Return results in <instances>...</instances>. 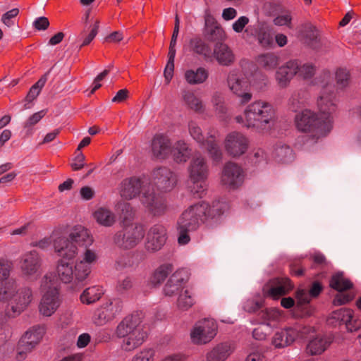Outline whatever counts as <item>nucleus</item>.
Returning <instances> with one entry per match:
<instances>
[{
    "mask_svg": "<svg viewBox=\"0 0 361 361\" xmlns=\"http://www.w3.org/2000/svg\"><path fill=\"white\" fill-rule=\"evenodd\" d=\"M317 106L318 113L304 109L295 117L297 129L308 133L315 141L326 137L333 128L332 114L336 110L334 93L326 88L322 90L317 99Z\"/></svg>",
    "mask_w": 361,
    "mask_h": 361,
    "instance_id": "f257e3e1",
    "label": "nucleus"
},
{
    "mask_svg": "<svg viewBox=\"0 0 361 361\" xmlns=\"http://www.w3.org/2000/svg\"><path fill=\"white\" fill-rule=\"evenodd\" d=\"M10 262H0V302L6 303V314L16 317L31 303L33 296L30 288H19L17 281L10 276Z\"/></svg>",
    "mask_w": 361,
    "mask_h": 361,
    "instance_id": "f03ea898",
    "label": "nucleus"
},
{
    "mask_svg": "<svg viewBox=\"0 0 361 361\" xmlns=\"http://www.w3.org/2000/svg\"><path fill=\"white\" fill-rule=\"evenodd\" d=\"M223 207L226 205L219 202L214 203L212 207L206 202H200L185 209L176 222L178 244L187 245L190 241L189 233L197 231L209 219L222 214Z\"/></svg>",
    "mask_w": 361,
    "mask_h": 361,
    "instance_id": "7ed1b4c3",
    "label": "nucleus"
},
{
    "mask_svg": "<svg viewBox=\"0 0 361 361\" xmlns=\"http://www.w3.org/2000/svg\"><path fill=\"white\" fill-rule=\"evenodd\" d=\"M119 194L125 200H132L142 194L141 202L154 215H161L166 209V200L156 194L153 185L146 178L132 176L124 178L118 187Z\"/></svg>",
    "mask_w": 361,
    "mask_h": 361,
    "instance_id": "20e7f679",
    "label": "nucleus"
},
{
    "mask_svg": "<svg viewBox=\"0 0 361 361\" xmlns=\"http://www.w3.org/2000/svg\"><path fill=\"white\" fill-rule=\"evenodd\" d=\"M234 119L243 128L263 132L274 126L276 112L270 103L257 100L248 104L244 109L243 114L236 116Z\"/></svg>",
    "mask_w": 361,
    "mask_h": 361,
    "instance_id": "39448f33",
    "label": "nucleus"
},
{
    "mask_svg": "<svg viewBox=\"0 0 361 361\" xmlns=\"http://www.w3.org/2000/svg\"><path fill=\"white\" fill-rule=\"evenodd\" d=\"M116 334L117 337L123 338L121 348L126 352L140 347L147 337V333L137 314L126 317L116 326Z\"/></svg>",
    "mask_w": 361,
    "mask_h": 361,
    "instance_id": "423d86ee",
    "label": "nucleus"
},
{
    "mask_svg": "<svg viewBox=\"0 0 361 361\" xmlns=\"http://www.w3.org/2000/svg\"><path fill=\"white\" fill-rule=\"evenodd\" d=\"M93 243V238L89 231L82 226H75L68 238L59 235L54 239V247L56 252L62 258L74 259L78 253L77 245L87 247Z\"/></svg>",
    "mask_w": 361,
    "mask_h": 361,
    "instance_id": "0eeeda50",
    "label": "nucleus"
},
{
    "mask_svg": "<svg viewBox=\"0 0 361 361\" xmlns=\"http://www.w3.org/2000/svg\"><path fill=\"white\" fill-rule=\"evenodd\" d=\"M42 298L39 312L44 317H50L58 310L61 303L59 283L52 274H46L41 280Z\"/></svg>",
    "mask_w": 361,
    "mask_h": 361,
    "instance_id": "6e6552de",
    "label": "nucleus"
},
{
    "mask_svg": "<svg viewBox=\"0 0 361 361\" xmlns=\"http://www.w3.org/2000/svg\"><path fill=\"white\" fill-rule=\"evenodd\" d=\"M145 232L143 226L137 224H131L116 232L113 243L123 250H130L136 247L143 239Z\"/></svg>",
    "mask_w": 361,
    "mask_h": 361,
    "instance_id": "1a4fd4ad",
    "label": "nucleus"
},
{
    "mask_svg": "<svg viewBox=\"0 0 361 361\" xmlns=\"http://www.w3.org/2000/svg\"><path fill=\"white\" fill-rule=\"evenodd\" d=\"M188 130L191 137L200 144V147L204 148L209 157L214 161H219L222 158L221 149L216 140V134L214 132H209L206 140L202 135V129L194 121L188 123Z\"/></svg>",
    "mask_w": 361,
    "mask_h": 361,
    "instance_id": "9d476101",
    "label": "nucleus"
},
{
    "mask_svg": "<svg viewBox=\"0 0 361 361\" xmlns=\"http://www.w3.org/2000/svg\"><path fill=\"white\" fill-rule=\"evenodd\" d=\"M123 309V303L120 298L107 299L95 310L92 321L97 326H104L118 317Z\"/></svg>",
    "mask_w": 361,
    "mask_h": 361,
    "instance_id": "9b49d317",
    "label": "nucleus"
},
{
    "mask_svg": "<svg viewBox=\"0 0 361 361\" xmlns=\"http://www.w3.org/2000/svg\"><path fill=\"white\" fill-rule=\"evenodd\" d=\"M305 327L300 325L281 329L274 333L271 344L276 349H282L290 345L298 338H302L307 334Z\"/></svg>",
    "mask_w": 361,
    "mask_h": 361,
    "instance_id": "f8f14e48",
    "label": "nucleus"
},
{
    "mask_svg": "<svg viewBox=\"0 0 361 361\" xmlns=\"http://www.w3.org/2000/svg\"><path fill=\"white\" fill-rule=\"evenodd\" d=\"M226 81L229 90L240 99L241 104L247 103L252 99V95L247 91L248 82L239 70H231Z\"/></svg>",
    "mask_w": 361,
    "mask_h": 361,
    "instance_id": "ddd939ff",
    "label": "nucleus"
},
{
    "mask_svg": "<svg viewBox=\"0 0 361 361\" xmlns=\"http://www.w3.org/2000/svg\"><path fill=\"white\" fill-rule=\"evenodd\" d=\"M217 325L213 319L197 322L190 332V338L197 345L210 342L216 335Z\"/></svg>",
    "mask_w": 361,
    "mask_h": 361,
    "instance_id": "4468645a",
    "label": "nucleus"
},
{
    "mask_svg": "<svg viewBox=\"0 0 361 361\" xmlns=\"http://www.w3.org/2000/svg\"><path fill=\"white\" fill-rule=\"evenodd\" d=\"M249 140L242 133L233 131L228 133L224 140V148L228 154L239 157L248 149Z\"/></svg>",
    "mask_w": 361,
    "mask_h": 361,
    "instance_id": "2eb2a0df",
    "label": "nucleus"
},
{
    "mask_svg": "<svg viewBox=\"0 0 361 361\" xmlns=\"http://www.w3.org/2000/svg\"><path fill=\"white\" fill-rule=\"evenodd\" d=\"M245 173L239 165L233 162L226 163L222 170L221 182L229 189H235L243 185Z\"/></svg>",
    "mask_w": 361,
    "mask_h": 361,
    "instance_id": "dca6fc26",
    "label": "nucleus"
},
{
    "mask_svg": "<svg viewBox=\"0 0 361 361\" xmlns=\"http://www.w3.org/2000/svg\"><path fill=\"white\" fill-rule=\"evenodd\" d=\"M167 240L166 228L161 224H155L149 228L145 243V250L150 253L160 250Z\"/></svg>",
    "mask_w": 361,
    "mask_h": 361,
    "instance_id": "f3484780",
    "label": "nucleus"
},
{
    "mask_svg": "<svg viewBox=\"0 0 361 361\" xmlns=\"http://www.w3.org/2000/svg\"><path fill=\"white\" fill-rule=\"evenodd\" d=\"M293 288V284L288 278H275L269 281L264 288V294L273 299L287 294Z\"/></svg>",
    "mask_w": 361,
    "mask_h": 361,
    "instance_id": "a211bd4d",
    "label": "nucleus"
},
{
    "mask_svg": "<svg viewBox=\"0 0 361 361\" xmlns=\"http://www.w3.org/2000/svg\"><path fill=\"white\" fill-rule=\"evenodd\" d=\"M154 183L163 192L171 190L176 185V175L166 168H159L153 172Z\"/></svg>",
    "mask_w": 361,
    "mask_h": 361,
    "instance_id": "6ab92c4d",
    "label": "nucleus"
},
{
    "mask_svg": "<svg viewBox=\"0 0 361 361\" xmlns=\"http://www.w3.org/2000/svg\"><path fill=\"white\" fill-rule=\"evenodd\" d=\"M189 181L207 180L209 175L207 164L200 154L195 155L188 167Z\"/></svg>",
    "mask_w": 361,
    "mask_h": 361,
    "instance_id": "aec40b11",
    "label": "nucleus"
},
{
    "mask_svg": "<svg viewBox=\"0 0 361 361\" xmlns=\"http://www.w3.org/2000/svg\"><path fill=\"white\" fill-rule=\"evenodd\" d=\"M188 281L186 271L183 269L176 271L165 284L163 291L166 296L171 297L178 295L185 288Z\"/></svg>",
    "mask_w": 361,
    "mask_h": 361,
    "instance_id": "412c9836",
    "label": "nucleus"
},
{
    "mask_svg": "<svg viewBox=\"0 0 361 361\" xmlns=\"http://www.w3.org/2000/svg\"><path fill=\"white\" fill-rule=\"evenodd\" d=\"M298 61H289L280 66L275 73V80L281 88L287 87L293 77L297 75Z\"/></svg>",
    "mask_w": 361,
    "mask_h": 361,
    "instance_id": "4be33fe9",
    "label": "nucleus"
},
{
    "mask_svg": "<svg viewBox=\"0 0 361 361\" xmlns=\"http://www.w3.org/2000/svg\"><path fill=\"white\" fill-rule=\"evenodd\" d=\"M223 66H230L235 61V55L232 49L226 43L219 42L214 44L212 56Z\"/></svg>",
    "mask_w": 361,
    "mask_h": 361,
    "instance_id": "5701e85b",
    "label": "nucleus"
},
{
    "mask_svg": "<svg viewBox=\"0 0 361 361\" xmlns=\"http://www.w3.org/2000/svg\"><path fill=\"white\" fill-rule=\"evenodd\" d=\"M41 267V258L36 251H31L23 255L20 262V269L27 276H35Z\"/></svg>",
    "mask_w": 361,
    "mask_h": 361,
    "instance_id": "b1692460",
    "label": "nucleus"
},
{
    "mask_svg": "<svg viewBox=\"0 0 361 361\" xmlns=\"http://www.w3.org/2000/svg\"><path fill=\"white\" fill-rule=\"evenodd\" d=\"M152 150L156 157L165 158L171 151L170 140L164 135H156L152 140Z\"/></svg>",
    "mask_w": 361,
    "mask_h": 361,
    "instance_id": "393cba45",
    "label": "nucleus"
},
{
    "mask_svg": "<svg viewBox=\"0 0 361 361\" xmlns=\"http://www.w3.org/2000/svg\"><path fill=\"white\" fill-rule=\"evenodd\" d=\"M231 346L228 343H221L216 345L205 355L206 361H225L232 353Z\"/></svg>",
    "mask_w": 361,
    "mask_h": 361,
    "instance_id": "a878e982",
    "label": "nucleus"
},
{
    "mask_svg": "<svg viewBox=\"0 0 361 361\" xmlns=\"http://www.w3.org/2000/svg\"><path fill=\"white\" fill-rule=\"evenodd\" d=\"M44 329L42 326H36L27 330L21 341L27 344V350H32L42 340L44 334Z\"/></svg>",
    "mask_w": 361,
    "mask_h": 361,
    "instance_id": "bb28decb",
    "label": "nucleus"
},
{
    "mask_svg": "<svg viewBox=\"0 0 361 361\" xmlns=\"http://www.w3.org/2000/svg\"><path fill=\"white\" fill-rule=\"evenodd\" d=\"M192 150L186 142L183 140L177 141L170 154H172L174 161L177 163H185L191 156Z\"/></svg>",
    "mask_w": 361,
    "mask_h": 361,
    "instance_id": "cd10ccee",
    "label": "nucleus"
},
{
    "mask_svg": "<svg viewBox=\"0 0 361 361\" xmlns=\"http://www.w3.org/2000/svg\"><path fill=\"white\" fill-rule=\"evenodd\" d=\"M209 77L208 71L204 67L196 69H188L185 72L184 78L186 82L192 85L204 83Z\"/></svg>",
    "mask_w": 361,
    "mask_h": 361,
    "instance_id": "c85d7f7f",
    "label": "nucleus"
},
{
    "mask_svg": "<svg viewBox=\"0 0 361 361\" xmlns=\"http://www.w3.org/2000/svg\"><path fill=\"white\" fill-rule=\"evenodd\" d=\"M331 343V341L326 336H317L310 341L307 345V352L312 355H321Z\"/></svg>",
    "mask_w": 361,
    "mask_h": 361,
    "instance_id": "c756f323",
    "label": "nucleus"
},
{
    "mask_svg": "<svg viewBox=\"0 0 361 361\" xmlns=\"http://www.w3.org/2000/svg\"><path fill=\"white\" fill-rule=\"evenodd\" d=\"M93 217L97 223L105 227H111L116 222L115 214L105 207L98 208L93 213Z\"/></svg>",
    "mask_w": 361,
    "mask_h": 361,
    "instance_id": "7c9ffc66",
    "label": "nucleus"
},
{
    "mask_svg": "<svg viewBox=\"0 0 361 361\" xmlns=\"http://www.w3.org/2000/svg\"><path fill=\"white\" fill-rule=\"evenodd\" d=\"M91 25H85L83 30L79 35V40L82 42L80 47L88 45L97 35L99 27L98 20L91 19Z\"/></svg>",
    "mask_w": 361,
    "mask_h": 361,
    "instance_id": "2f4dec72",
    "label": "nucleus"
},
{
    "mask_svg": "<svg viewBox=\"0 0 361 361\" xmlns=\"http://www.w3.org/2000/svg\"><path fill=\"white\" fill-rule=\"evenodd\" d=\"M259 317L262 319L261 324L274 328L279 323L281 318V313L276 308H270L262 311L259 314Z\"/></svg>",
    "mask_w": 361,
    "mask_h": 361,
    "instance_id": "473e14b6",
    "label": "nucleus"
},
{
    "mask_svg": "<svg viewBox=\"0 0 361 361\" xmlns=\"http://www.w3.org/2000/svg\"><path fill=\"white\" fill-rule=\"evenodd\" d=\"M182 99L189 109L198 113H202L204 111V106L201 99L197 97L192 91L183 90L182 92Z\"/></svg>",
    "mask_w": 361,
    "mask_h": 361,
    "instance_id": "72a5a7b5",
    "label": "nucleus"
},
{
    "mask_svg": "<svg viewBox=\"0 0 361 361\" xmlns=\"http://www.w3.org/2000/svg\"><path fill=\"white\" fill-rule=\"evenodd\" d=\"M176 305L178 310L186 311L195 303V296L191 289L185 288L178 294Z\"/></svg>",
    "mask_w": 361,
    "mask_h": 361,
    "instance_id": "f704fd0d",
    "label": "nucleus"
},
{
    "mask_svg": "<svg viewBox=\"0 0 361 361\" xmlns=\"http://www.w3.org/2000/svg\"><path fill=\"white\" fill-rule=\"evenodd\" d=\"M308 99V93L305 90L294 92L288 99V108L293 111H297L303 107Z\"/></svg>",
    "mask_w": 361,
    "mask_h": 361,
    "instance_id": "c9c22d12",
    "label": "nucleus"
},
{
    "mask_svg": "<svg viewBox=\"0 0 361 361\" xmlns=\"http://www.w3.org/2000/svg\"><path fill=\"white\" fill-rule=\"evenodd\" d=\"M66 258L61 259L58 264L57 273L60 279L64 283L73 282L75 283V274L73 266L65 261Z\"/></svg>",
    "mask_w": 361,
    "mask_h": 361,
    "instance_id": "e433bc0d",
    "label": "nucleus"
},
{
    "mask_svg": "<svg viewBox=\"0 0 361 361\" xmlns=\"http://www.w3.org/2000/svg\"><path fill=\"white\" fill-rule=\"evenodd\" d=\"M273 156L276 162L282 164L290 163L294 159L293 149L286 145L277 146L274 151Z\"/></svg>",
    "mask_w": 361,
    "mask_h": 361,
    "instance_id": "4c0bfd02",
    "label": "nucleus"
},
{
    "mask_svg": "<svg viewBox=\"0 0 361 361\" xmlns=\"http://www.w3.org/2000/svg\"><path fill=\"white\" fill-rule=\"evenodd\" d=\"M104 294L101 286H94L86 288L80 295V300L83 304L90 305L99 300Z\"/></svg>",
    "mask_w": 361,
    "mask_h": 361,
    "instance_id": "58836bf2",
    "label": "nucleus"
},
{
    "mask_svg": "<svg viewBox=\"0 0 361 361\" xmlns=\"http://www.w3.org/2000/svg\"><path fill=\"white\" fill-rule=\"evenodd\" d=\"M190 45L192 51L202 56L204 59H208L212 57V49L208 44L204 42L200 38L192 39L190 41Z\"/></svg>",
    "mask_w": 361,
    "mask_h": 361,
    "instance_id": "ea45409f",
    "label": "nucleus"
},
{
    "mask_svg": "<svg viewBox=\"0 0 361 361\" xmlns=\"http://www.w3.org/2000/svg\"><path fill=\"white\" fill-rule=\"evenodd\" d=\"M207 39L212 42H219L225 39V33L221 26L216 23H212L207 25Z\"/></svg>",
    "mask_w": 361,
    "mask_h": 361,
    "instance_id": "a19ab883",
    "label": "nucleus"
},
{
    "mask_svg": "<svg viewBox=\"0 0 361 361\" xmlns=\"http://www.w3.org/2000/svg\"><path fill=\"white\" fill-rule=\"evenodd\" d=\"M173 271V266L171 264H164L159 267L153 273L151 278V283L154 285H160Z\"/></svg>",
    "mask_w": 361,
    "mask_h": 361,
    "instance_id": "79ce46f5",
    "label": "nucleus"
},
{
    "mask_svg": "<svg viewBox=\"0 0 361 361\" xmlns=\"http://www.w3.org/2000/svg\"><path fill=\"white\" fill-rule=\"evenodd\" d=\"M259 66L267 71L274 69L279 64V56L274 53H267L257 58Z\"/></svg>",
    "mask_w": 361,
    "mask_h": 361,
    "instance_id": "37998d69",
    "label": "nucleus"
},
{
    "mask_svg": "<svg viewBox=\"0 0 361 361\" xmlns=\"http://www.w3.org/2000/svg\"><path fill=\"white\" fill-rule=\"evenodd\" d=\"M330 286L338 292H342L350 289L353 286V283L345 278L341 273H338L332 276L330 281Z\"/></svg>",
    "mask_w": 361,
    "mask_h": 361,
    "instance_id": "c03bdc74",
    "label": "nucleus"
},
{
    "mask_svg": "<svg viewBox=\"0 0 361 361\" xmlns=\"http://www.w3.org/2000/svg\"><path fill=\"white\" fill-rule=\"evenodd\" d=\"M91 269L92 267L90 265H87L79 260L77 261L74 269L75 283L76 286L83 282L87 278L91 272Z\"/></svg>",
    "mask_w": 361,
    "mask_h": 361,
    "instance_id": "a18cd8bd",
    "label": "nucleus"
},
{
    "mask_svg": "<svg viewBox=\"0 0 361 361\" xmlns=\"http://www.w3.org/2000/svg\"><path fill=\"white\" fill-rule=\"evenodd\" d=\"M306 42L313 49H316L319 45V31L313 26H308L305 34Z\"/></svg>",
    "mask_w": 361,
    "mask_h": 361,
    "instance_id": "49530a36",
    "label": "nucleus"
},
{
    "mask_svg": "<svg viewBox=\"0 0 361 361\" xmlns=\"http://www.w3.org/2000/svg\"><path fill=\"white\" fill-rule=\"evenodd\" d=\"M156 352L154 348H145L135 353L131 361H154Z\"/></svg>",
    "mask_w": 361,
    "mask_h": 361,
    "instance_id": "de8ad7c7",
    "label": "nucleus"
},
{
    "mask_svg": "<svg viewBox=\"0 0 361 361\" xmlns=\"http://www.w3.org/2000/svg\"><path fill=\"white\" fill-rule=\"evenodd\" d=\"M259 44L263 47H271L274 45V39L271 33L268 29L261 28L257 34Z\"/></svg>",
    "mask_w": 361,
    "mask_h": 361,
    "instance_id": "09e8293b",
    "label": "nucleus"
},
{
    "mask_svg": "<svg viewBox=\"0 0 361 361\" xmlns=\"http://www.w3.org/2000/svg\"><path fill=\"white\" fill-rule=\"evenodd\" d=\"M292 20L293 17L291 12L286 11L275 17L273 20V23L275 25L277 26H286L288 28H292Z\"/></svg>",
    "mask_w": 361,
    "mask_h": 361,
    "instance_id": "8fccbe9b",
    "label": "nucleus"
},
{
    "mask_svg": "<svg viewBox=\"0 0 361 361\" xmlns=\"http://www.w3.org/2000/svg\"><path fill=\"white\" fill-rule=\"evenodd\" d=\"M332 317L337 321L348 324L353 319V311L350 309L341 308L334 311Z\"/></svg>",
    "mask_w": 361,
    "mask_h": 361,
    "instance_id": "3c124183",
    "label": "nucleus"
},
{
    "mask_svg": "<svg viewBox=\"0 0 361 361\" xmlns=\"http://www.w3.org/2000/svg\"><path fill=\"white\" fill-rule=\"evenodd\" d=\"M212 102L216 114L219 118H223L226 114V108L224 106L222 97L218 94H214Z\"/></svg>",
    "mask_w": 361,
    "mask_h": 361,
    "instance_id": "603ef678",
    "label": "nucleus"
},
{
    "mask_svg": "<svg viewBox=\"0 0 361 361\" xmlns=\"http://www.w3.org/2000/svg\"><path fill=\"white\" fill-rule=\"evenodd\" d=\"M336 80L338 87L343 88L349 84L350 73L344 68H339L336 72Z\"/></svg>",
    "mask_w": 361,
    "mask_h": 361,
    "instance_id": "864d4df0",
    "label": "nucleus"
},
{
    "mask_svg": "<svg viewBox=\"0 0 361 361\" xmlns=\"http://www.w3.org/2000/svg\"><path fill=\"white\" fill-rule=\"evenodd\" d=\"M315 73V67L310 63H304L300 65L298 63L297 75L304 79L312 78Z\"/></svg>",
    "mask_w": 361,
    "mask_h": 361,
    "instance_id": "5fc2aeb1",
    "label": "nucleus"
},
{
    "mask_svg": "<svg viewBox=\"0 0 361 361\" xmlns=\"http://www.w3.org/2000/svg\"><path fill=\"white\" fill-rule=\"evenodd\" d=\"M190 182V185L188 188L190 192L198 197H201L207 189L206 180Z\"/></svg>",
    "mask_w": 361,
    "mask_h": 361,
    "instance_id": "6e6d98bb",
    "label": "nucleus"
},
{
    "mask_svg": "<svg viewBox=\"0 0 361 361\" xmlns=\"http://www.w3.org/2000/svg\"><path fill=\"white\" fill-rule=\"evenodd\" d=\"M85 252L82 255L81 259L79 260L87 265H90L92 267V264L97 259V255L93 250L87 249L85 247Z\"/></svg>",
    "mask_w": 361,
    "mask_h": 361,
    "instance_id": "4d7b16f0",
    "label": "nucleus"
},
{
    "mask_svg": "<svg viewBox=\"0 0 361 361\" xmlns=\"http://www.w3.org/2000/svg\"><path fill=\"white\" fill-rule=\"evenodd\" d=\"M249 22L250 19L248 17L245 16H240L233 23L232 28L236 33L244 32Z\"/></svg>",
    "mask_w": 361,
    "mask_h": 361,
    "instance_id": "13d9d810",
    "label": "nucleus"
},
{
    "mask_svg": "<svg viewBox=\"0 0 361 361\" xmlns=\"http://www.w3.org/2000/svg\"><path fill=\"white\" fill-rule=\"evenodd\" d=\"M262 306V301L247 299L243 303V309L248 312H255Z\"/></svg>",
    "mask_w": 361,
    "mask_h": 361,
    "instance_id": "bf43d9fd",
    "label": "nucleus"
},
{
    "mask_svg": "<svg viewBox=\"0 0 361 361\" xmlns=\"http://www.w3.org/2000/svg\"><path fill=\"white\" fill-rule=\"evenodd\" d=\"M311 297L312 296L310 295V293H307L305 290H298L296 292V299L298 305L302 306L308 304L310 301Z\"/></svg>",
    "mask_w": 361,
    "mask_h": 361,
    "instance_id": "052dcab7",
    "label": "nucleus"
},
{
    "mask_svg": "<svg viewBox=\"0 0 361 361\" xmlns=\"http://www.w3.org/2000/svg\"><path fill=\"white\" fill-rule=\"evenodd\" d=\"M46 113L47 111L45 110H41L38 112L33 114L26 121L24 126L25 128H28L30 126L37 124L46 115Z\"/></svg>",
    "mask_w": 361,
    "mask_h": 361,
    "instance_id": "680f3d73",
    "label": "nucleus"
},
{
    "mask_svg": "<svg viewBox=\"0 0 361 361\" xmlns=\"http://www.w3.org/2000/svg\"><path fill=\"white\" fill-rule=\"evenodd\" d=\"M19 13L18 8H13L2 16L1 20L5 25L11 27L13 25L12 19L15 18Z\"/></svg>",
    "mask_w": 361,
    "mask_h": 361,
    "instance_id": "e2e57ef3",
    "label": "nucleus"
},
{
    "mask_svg": "<svg viewBox=\"0 0 361 361\" xmlns=\"http://www.w3.org/2000/svg\"><path fill=\"white\" fill-rule=\"evenodd\" d=\"M39 93L40 91L35 87L32 86L30 87L25 99L24 109H27L31 107L30 103L37 98Z\"/></svg>",
    "mask_w": 361,
    "mask_h": 361,
    "instance_id": "0e129e2a",
    "label": "nucleus"
},
{
    "mask_svg": "<svg viewBox=\"0 0 361 361\" xmlns=\"http://www.w3.org/2000/svg\"><path fill=\"white\" fill-rule=\"evenodd\" d=\"M27 344L24 343L21 340L18 343L17 348V354L16 356V360L22 361L25 359L28 353L31 352L32 350H27Z\"/></svg>",
    "mask_w": 361,
    "mask_h": 361,
    "instance_id": "69168bd1",
    "label": "nucleus"
},
{
    "mask_svg": "<svg viewBox=\"0 0 361 361\" xmlns=\"http://www.w3.org/2000/svg\"><path fill=\"white\" fill-rule=\"evenodd\" d=\"M353 298V296L352 295H350L348 293H340L336 295L333 300V303L334 305L339 306L348 303V302L352 300Z\"/></svg>",
    "mask_w": 361,
    "mask_h": 361,
    "instance_id": "338daca9",
    "label": "nucleus"
},
{
    "mask_svg": "<svg viewBox=\"0 0 361 361\" xmlns=\"http://www.w3.org/2000/svg\"><path fill=\"white\" fill-rule=\"evenodd\" d=\"M32 25L33 27L37 30H45L48 28L49 22L47 18L42 16L37 18L33 21Z\"/></svg>",
    "mask_w": 361,
    "mask_h": 361,
    "instance_id": "774afa93",
    "label": "nucleus"
}]
</instances>
